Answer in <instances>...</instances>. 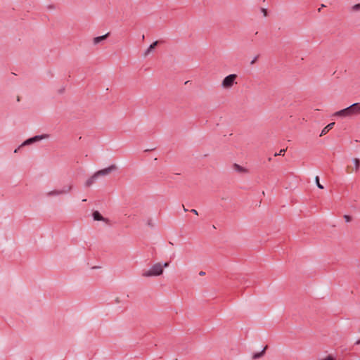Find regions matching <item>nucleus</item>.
I'll list each match as a JSON object with an SVG mask.
<instances>
[{"instance_id":"412c9836","label":"nucleus","mask_w":360,"mask_h":360,"mask_svg":"<svg viewBox=\"0 0 360 360\" xmlns=\"http://www.w3.org/2000/svg\"><path fill=\"white\" fill-rule=\"evenodd\" d=\"M344 218H345V221H346L347 222H349V221H351V217H350L349 216H348V215H345V216H344Z\"/></svg>"},{"instance_id":"9d476101","label":"nucleus","mask_w":360,"mask_h":360,"mask_svg":"<svg viewBox=\"0 0 360 360\" xmlns=\"http://www.w3.org/2000/svg\"><path fill=\"white\" fill-rule=\"evenodd\" d=\"M98 179L96 174H94L91 177H89L85 182V186L86 187L91 186L92 184L95 183V181Z\"/></svg>"},{"instance_id":"dca6fc26","label":"nucleus","mask_w":360,"mask_h":360,"mask_svg":"<svg viewBox=\"0 0 360 360\" xmlns=\"http://www.w3.org/2000/svg\"><path fill=\"white\" fill-rule=\"evenodd\" d=\"M351 11L353 12H357L360 11V4H355L351 7Z\"/></svg>"},{"instance_id":"4be33fe9","label":"nucleus","mask_w":360,"mask_h":360,"mask_svg":"<svg viewBox=\"0 0 360 360\" xmlns=\"http://www.w3.org/2000/svg\"><path fill=\"white\" fill-rule=\"evenodd\" d=\"M257 60V56L255 57L250 62V64L252 65L255 63V61Z\"/></svg>"},{"instance_id":"0eeeda50","label":"nucleus","mask_w":360,"mask_h":360,"mask_svg":"<svg viewBox=\"0 0 360 360\" xmlns=\"http://www.w3.org/2000/svg\"><path fill=\"white\" fill-rule=\"evenodd\" d=\"M93 218L95 221H102L105 223L108 222V219L106 218H104L98 211H94L92 214Z\"/></svg>"},{"instance_id":"f257e3e1","label":"nucleus","mask_w":360,"mask_h":360,"mask_svg":"<svg viewBox=\"0 0 360 360\" xmlns=\"http://www.w3.org/2000/svg\"><path fill=\"white\" fill-rule=\"evenodd\" d=\"M169 266V262L164 264L157 262L153 264L148 269L142 273V276L145 278L156 277L161 276L164 272V268Z\"/></svg>"},{"instance_id":"9b49d317","label":"nucleus","mask_w":360,"mask_h":360,"mask_svg":"<svg viewBox=\"0 0 360 360\" xmlns=\"http://www.w3.org/2000/svg\"><path fill=\"white\" fill-rule=\"evenodd\" d=\"M334 124H335V122H331V123L328 124L321 131L320 136H321L326 134L328 132V131L330 130L333 127Z\"/></svg>"},{"instance_id":"7ed1b4c3","label":"nucleus","mask_w":360,"mask_h":360,"mask_svg":"<svg viewBox=\"0 0 360 360\" xmlns=\"http://www.w3.org/2000/svg\"><path fill=\"white\" fill-rule=\"evenodd\" d=\"M72 189V185L70 184L64 186L62 189H54L46 192V195L47 197H55L61 195L68 194Z\"/></svg>"},{"instance_id":"f8f14e48","label":"nucleus","mask_w":360,"mask_h":360,"mask_svg":"<svg viewBox=\"0 0 360 360\" xmlns=\"http://www.w3.org/2000/svg\"><path fill=\"white\" fill-rule=\"evenodd\" d=\"M108 35V33L105 34V35H102V36H100V37H96L94 39V44H99L100 42H101L103 40L107 38Z\"/></svg>"},{"instance_id":"20e7f679","label":"nucleus","mask_w":360,"mask_h":360,"mask_svg":"<svg viewBox=\"0 0 360 360\" xmlns=\"http://www.w3.org/2000/svg\"><path fill=\"white\" fill-rule=\"evenodd\" d=\"M117 169V167L116 165H111L106 168L97 171L94 174H96V177L98 178L100 176H107L110 174L112 172L116 171Z\"/></svg>"},{"instance_id":"a211bd4d","label":"nucleus","mask_w":360,"mask_h":360,"mask_svg":"<svg viewBox=\"0 0 360 360\" xmlns=\"http://www.w3.org/2000/svg\"><path fill=\"white\" fill-rule=\"evenodd\" d=\"M315 181H316V184L319 188L323 189V185L321 184L319 182V177L318 176L315 177Z\"/></svg>"},{"instance_id":"c756f323","label":"nucleus","mask_w":360,"mask_h":360,"mask_svg":"<svg viewBox=\"0 0 360 360\" xmlns=\"http://www.w3.org/2000/svg\"><path fill=\"white\" fill-rule=\"evenodd\" d=\"M14 152H15V153H17V152H18V149H15V150H14Z\"/></svg>"},{"instance_id":"4468645a","label":"nucleus","mask_w":360,"mask_h":360,"mask_svg":"<svg viewBox=\"0 0 360 360\" xmlns=\"http://www.w3.org/2000/svg\"><path fill=\"white\" fill-rule=\"evenodd\" d=\"M48 137H49V135L44 134V135H40V136H35L34 137H32V139H33L34 142H36V141L42 140L44 139H46Z\"/></svg>"},{"instance_id":"393cba45","label":"nucleus","mask_w":360,"mask_h":360,"mask_svg":"<svg viewBox=\"0 0 360 360\" xmlns=\"http://www.w3.org/2000/svg\"><path fill=\"white\" fill-rule=\"evenodd\" d=\"M262 11H263V13H264V15H266V10H265V9H262Z\"/></svg>"},{"instance_id":"aec40b11","label":"nucleus","mask_w":360,"mask_h":360,"mask_svg":"<svg viewBox=\"0 0 360 360\" xmlns=\"http://www.w3.org/2000/svg\"><path fill=\"white\" fill-rule=\"evenodd\" d=\"M286 149H281L280 150V151L278 153H275V156H277V155H284V153L285 152Z\"/></svg>"},{"instance_id":"c85d7f7f","label":"nucleus","mask_w":360,"mask_h":360,"mask_svg":"<svg viewBox=\"0 0 360 360\" xmlns=\"http://www.w3.org/2000/svg\"><path fill=\"white\" fill-rule=\"evenodd\" d=\"M323 7H325L324 4H321V8H323Z\"/></svg>"},{"instance_id":"b1692460","label":"nucleus","mask_w":360,"mask_h":360,"mask_svg":"<svg viewBox=\"0 0 360 360\" xmlns=\"http://www.w3.org/2000/svg\"><path fill=\"white\" fill-rule=\"evenodd\" d=\"M205 274V272H204V271H200L199 273V275H200V276H204Z\"/></svg>"},{"instance_id":"39448f33","label":"nucleus","mask_w":360,"mask_h":360,"mask_svg":"<svg viewBox=\"0 0 360 360\" xmlns=\"http://www.w3.org/2000/svg\"><path fill=\"white\" fill-rule=\"evenodd\" d=\"M333 116L340 117H350L352 116L349 106L341 110L335 112Z\"/></svg>"},{"instance_id":"bb28decb","label":"nucleus","mask_w":360,"mask_h":360,"mask_svg":"<svg viewBox=\"0 0 360 360\" xmlns=\"http://www.w3.org/2000/svg\"><path fill=\"white\" fill-rule=\"evenodd\" d=\"M356 345H360V340H358L356 342Z\"/></svg>"},{"instance_id":"423d86ee","label":"nucleus","mask_w":360,"mask_h":360,"mask_svg":"<svg viewBox=\"0 0 360 360\" xmlns=\"http://www.w3.org/2000/svg\"><path fill=\"white\" fill-rule=\"evenodd\" d=\"M352 116L360 114V103H355L349 105Z\"/></svg>"},{"instance_id":"a878e982","label":"nucleus","mask_w":360,"mask_h":360,"mask_svg":"<svg viewBox=\"0 0 360 360\" xmlns=\"http://www.w3.org/2000/svg\"><path fill=\"white\" fill-rule=\"evenodd\" d=\"M183 209H184V210L185 212H187V211H188V210L184 207V205H183Z\"/></svg>"},{"instance_id":"ddd939ff","label":"nucleus","mask_w":360,"mask_h":360,"mask_svg":"<svg viewBox=\"0 0 360 360\" xmlns=\"http://www.w3.org/2000/svg\"><path fill=\"white\" fill-rule=\"evenodd\" d=\"M266 347H267L266 346V347H265L262 350V352H260L255 353V354L252 355V359H254V360H255V359H259V358H260V357L263 356V355L264 354V352H265V350H266Z\"/></svg>"},{"instance_id":"cd10ccee","label":"nucleus","mask_w":360,"mask_h":360,"mask_svg":"<svg viewBox=\"0 0 360 360\" xmlns=\"http://www.w3.org/2000/svg\"><path fill=\"white\" fill-rule=\"evenodd\" d=\"M323 7H325L324 4H321V8H323Z\"/></svg>"},{"instance_id":"6e6552de","label":"nucleus","mask_w":360,"mask_h":360,"mask_svg":"<svg viewBox=\"0 0 360 360\" xmlns=\"http://www.w3.org/2000/svg\"><path fill=\"white\" fill-rule=\"evenodd\" d=\"M233 169L237 172H239V173H241V174H247L248 173V169L239 165L238 164H233Z\"/></svg>"},{"instance_id":"2eb2a0df","label":"nucleus","mask_w":360,"mask_h":360,"mask_svg":"<svg viewBox=\"0 0 360 360\" xmlns=\"http://www.w3.org/2000/svg\"><path fill=\"white\" fill-rule=\"evenodd\" d=\"M353 162L354 163L355 170L358 171L360 167L359 160L358 158H354L353 159Z\"/></svg>"},{"instance_id":"5701e85b","label":"nucleus","mask_w":360,"mask_h":360,"mask_svg":"<svg viewBox=\"0 0 360 360\" xmlns=\"http://www.w3.org/2000/svg\"><path fill=\"white\" fill-rule=\"evenodd\" d=\"M191 212H193V214H196V215H198V211H197L196 210H195V209H192V210H191Z\"/></svg>"},{"instance_id":"f03ea898","label":"nucleus","mask_w":360,"mask_h":360,"mask_svg":"<svg viewBox=\"0 0 360 360\" xmlns=\"http://www.w3.org/2000/svg\"><path fill=\"white\" fill-rule=\"evenodd\" d=\"M238 76L236 74H231L226 76L221 82V87L224 89H231L234 84H236V79Z\"/></svg>"},{"instance_id":"1a4fd4ad","label":"nucleus","mask_w":360,"mask_h":360,"mask_svg":"<svg viewBox=\"0 0 360 360\" xmlns=\"http://www.w3.org/2000/svg\"><path fill=\"white\" fill-rule=\"evenodd\" d=\"M158 41H155L152 44H150L149 46V47L145 51V52L143 53V56L144 57L148 56L152 52V51L155 49V47L158 45Z\"/></svg>"},{"instance_id":"6ab92c4d","label":"nucleus","mask_w":360,"mask_h":360,"mask_svg":"<svg viewBox=\"0 0 360 360\" xmlns=\"http://www.w3.org/2000/svg\"><path fill=\"white\" fill-rule=\"evenodd\" d=\"M147 225L149 226L150 227H153L154 226V221L152 219H147V222H146Z\"/></svg>"},{"instance_id":"f3484780","label":"nucleus","mask_w":360,"mask_h":360,"mask_svg":"<svg viewBox=\"0 0 360 360\" xmlns=\"http://www.w3.org/2000/svg\"><path fill=\"white\" fill-rule=\"evenodd\" d=\"M34 143V141H33V139H32V138H30V139H27L26 141H25L22 143L21 146H27V145H30V144H32V143Z\"/></svg>"}]
</instances>
